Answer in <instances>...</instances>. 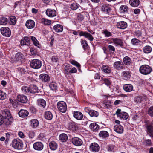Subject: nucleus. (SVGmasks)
<instances>
[{
	"label": "nucleus",
	"mask_w": 153,
	"mask_h": 153,
	"mask_svg": "<svg viewBox=\"0 0 153 153\" xmlns=\"http://www.w3.org/2000/svg\"><path fill=\"white\" fill-rule=\"evenodd\" d=\"M2 115H0V126L3 123L7 126L10 125L13 118L9 110L5 109L2 110Z\"/></svg>",
	"instance_id": "obj_1"
},
{
	"label": "nucleus",
	"mask_w": 153,
	"mask_h": 153,
	"mask_svg": "<svg viewBox=\"0 0 153 153\" xmlns=\"http://www.w3.org/2000/svg\"><path fill=\"white\" fill-rule=\"evenodd\" d=\"M30 39L33 42V44L35 46H37L39 48H40V45L39 41L35 37L33 36L24 37L21 41V45L22 46L24 45H26L27 46L29 45L30 44Z\"/></svg>",
	"instance_id": "obj_2"
},
{
	"label": "nucleus",
	"mask_w": 153,
	"mask_h": 153,
	"mask_svg": "<svg viewBox=\"0 0 153 153\" xmlns=\"http://www.w3.org/2000/svg\"><path fill=\"white\" fill-rule=\"evenodd\" d=\"M147 134L153 138V123L151 121L146 120L144 122Z\"/></svg>",
	"instance_id": "obj_3"
},
{
	"label": "nucleus",
	"mask_w": 153,
	"mask_h": 153,
	"mask_svg": "<svg viewBox=\"0 0 153 153\" xmlns=\"http://www.w3.org/2000/svg\"><path fill=\"white\" fill-rule=\"evenodd\" d=\"M152 71V68L147 65H143L139 68L140 73L144 75H147L150 74Z\"/></svg>",
	"instance_id": "obj_4"
},
{
	"label": "nucleus",
	"mask_w": 153,
	"mask_h": 153,
	"mask_svg": "<svg viewBox=\"0 0 153 153\" xmlns=\"http://www.w3.org/2000/svg\"><path fill=\"white\" fill-rule=\"evenodd\" d=\"M42 62L38 59H34L30 62V65L33 69H39L42 66Z\"/></svg>",
	"instance_id": "obj_5"
},
{
	"label": "nucleus",
	"mask_w": 153,
	"mask_h": 153,
	"mask_svg": "<svg viewBox=\"0 0 153 153\" xmlns=\"http://www.w3.org/2000/svg\"><path fill=\"white\" fill-rule=\"evenodd\" d=\"M12 146L16 149L20 150L23 149V144L19 139H14L12 142Z\"/></svg>",
	"instance_id": "obj_6"
},
{
	"label": "nucleus",
	"mask_w": 153,
	"mask_h": 153,
	"mask_svg": "<svg viewBox=\"0 0 153 153\" xmlns=\"http://www.w3.org/2000/svg\"><path fill=\"white\" fill-rule=\"evenodd\" d=\"M57 106L59 110L61 112L64 113L66 112L67 106L65 102L63 101H59L57 103Z\"/></svg>",
	"instance_id": "obj_7"
},
{
	"label": "nucleus",
	"mask_w": 153,
	"mask_h": 153,
	"mask_svg": "<svg viewBox=\"0 0 153 153\" xmlns=\"http://www.w3.org/2000/svg\"><path fill=\"white\" fill-rule=\"evenodd\" d=\"M116 114L118 117L123 120H126L128 117V115L127 113L125 112H122L120 109H117Z\"/></svg>",
	"instance_id": "obj_8"
},
{
	"label": "nucleus",
	"mask_w": 153,
	"mask_h": 153,
	"mask_svg": "<svg viewBox=\"0 0 153 153\" xmlns=\"http://www.w3.org/2000/svg\"><path fill=\"white\" fill-rule=\"evenodd\" d=\"M0 31L1 34L4 36L7 37H9L11 34L10 29L8 27H4L1 28Z\"/></svg>",
	"instance_id": "obj_9"
},
{
	"label": "nucleus",
	"mask_w": 153,
	"mask_h": 153,
	"mask_svg": "<svg viewBox=\"0 0 153 153\" xmlns=\"http://www.w3.org/2000/svg\"><path fill=\"white\" fill-rule=\"evenodd\" d=\"M79 35L80 36H83L91 41H92L94 39V37L90 33L86 32L81 31L80 32Z\"/></svg>",
	"instance_id": "obj_10"
},
{
	"label": "nucleus",
	"mask_w": 153,
	"mask_h": 153,
	"mask_svg": "<svg viewBox=\"0 0 153 153\" xmlns=\"http://www.w3.org/2000/svg\"><path fill=\"white\" fill-rule=\"evenodd\" d=\"M114 68L117 70L123 69H124V64L122 61H116L113 64Z\"/></svg>",
	"instance_id": "obj_11"
},
{
	"label": "nucleus",
	"mask_w": 153,
	"mask_h": 153,
	"mask_svg": "<svg viewBox=\"0 0 153 153\" xmlns=\"http://www.w3.org/2000/svg\"><path fill=\"white\" fill-rule=\"evenodd\" d=\"M39 78L42 81L48 82L50 81V78L49 76L46 74H42L39 76Z\"/></svg>",
	"instance_id": "obj_12"
},
{
	"label": "nucleus",
	"mask_w": 153,
	"mask_h": 153,
	"mask_svg": "<svg viewBox=\"0 0 153 153\" xmlns=\"http://www.w3.org/2000/svg\"><path fill=\"white\" fill-rule=\"evenodd\" d=\"M72 142L74 145L79 146H81L83 143L82 140L77 137H74L72 139Z\"/></svg>",
	"instance_id": "obj_13"
},
{
	"label": "nucleus",
	"mask_w": 153,
	"mask_h": 153,
	"mask_svg": "<svg viewBox=\"0 0 153 153\" xmlns=\"http://www.w3.org/2000/svg\"><path fill=\"white\" fill-rule=\"evenodd\" d=\"M90 150L94 152H97L99 151L100 147L97 143H93L90 145Z\"/></svg>",
	"instance_id": "obj_14"
},
{
	"label": "nucleus",
	"mask_w": 153,
	"mask_h": 153,
	"mask_svg": "<svg viewBox=\"0 0 153 153\" xmlns=\"http://www.w3.org/2000/svg\"><path fill=\"white\" fill-rule=\"evenodd\" d=\"M34 149L37 150H41L43 148V145L42 143L38 142L35 143L33 145Z\"/></svg>",
	"instance_id": "obj_15"
},
{
	"label": "nucleus",
	"mask_w": 153,
	"mask_h": 153,
	"mask_svg": "<svg viewBox=\"0 0 153 153\" xmlns=\"http://www.w3.org/2000/svg\"><path fill=\"white\" fill-rule=\"evenodd\" d=\"M101 10L105 13L108 14L111 12V9L108 4H105L103 5L101 7Z\"/></svg>",
	"instance_id": "obj_16"
},
{
	"label": "nucleus",
	"mask_w": 153,
	"mask_h": 153,
	"mask_svg": "<svg viewBox=\"0 0 153 153\" xmlns=\"http://www.w3.org/2000/svg\"><path fill=\"white\" fill-rule=\"evenodd\" d=\"M117 26L118 28L124 29L127 27V24L126 22L122 21L117 23Z\"/></svg>",
	"instance_id": "obj_17"
},
{
	"label": "nucleus",
	"mask_w": 153,
	"mask_h": 153,
	"mask_svg": "<svg viewBox=\"0 0 153 153\" xmlns=\"http://www.w3.org/2000/svg\"><path fill=\"white\" fill-rule=\"evenodd\" d=\"M46 13L48 16L51 17L56 16V12L55 10L49 9L46 10Z\"/></svg>",
	"instance_id": "obj_18"
},
{
	"label": "nucleus",
	"mask_w": 153,
	"mask_h": 153,
	"mask_svg": "<svg viewBox=\"0 0 153 153\" xmlns=\"http://www.w3.org/2000/svg\"><path fill=\"white\" fill-rule=\"evenodd\" d=\"M17 100L22 103H26L27 101V97L24 95H19L17 96Z\"/></svg>",
	"instance_id": "obj_19"
},
{
	"label": "nucleus",
	"mask_w": 153,
	"mask_h": 153,
	"mask_svg": "<svg viewBox=\"0 0 153 153\" xmlns=\"http://www.w3.org/2000/svg\"><path fill=\"white\" fill-rule=\"evenodd\" d=\"M123 64L128 66L131 65L132 63L131 59L127 56H126L123 58Z\"/></svg>",
	"instance_id": "obj_20"
},
{
	"label": "nucleus",
	"mask_w": 153,
	"mask_h": 153,
	"mask_svg": "<svg viewBox=\"0 0 153 153\" xmlns=\"http://www.w3.org/2000/svg\"><path fill=\"white\" fill-rule=\"evenodd\" d=\"M35 25V22L32 20H28L27 21L25 24L26 27L29 29L33 28Z\"/></svg>",
	"instance_id": "obj_21"
},
{
	"label": "nucleus",
	"mask_w": 153,
	"mask_h": 153,
	"mask_svg": "<svg viewBox=\"0 0 153 153\" xmlns=\"http://www.w3.org/2000/svg\"><path fill=\"white\" fill-rule=\"evenodd\" d=\"M123 89L126 92H130L132 91L133 88L132 85L131 84H126L123 86Z\"/></svg>",
	"instance_id": "obj_22"
},
{
	"label": "nucleus",
	"mask_w": 153,
	"mask_h": 153,
	"mask_svg": "<svg viewBox=\"0 0 153 153\" xmlns=\"http://www.w3.org/2000/svg\"><path fill=\"white\" fill-rule=\"evenodd\" d=\"M114 129L116 132L120 134L123 133V127L120 125H117L114 126Z\"/></svg>",
	"instance_id": "obj_23"
},
{
	"label": "nucleus",
	"mask_w": 153,
	"mask_h": 153,
	"mask_svg": "<svg viewBox=\"0 0 153 153\" xmlns=\"http://www.w3.org/2000/svg\"><path fill=\"white\" fill-rule=\"evenodd\" d=\"M29 91L30 93L34 94L38 92V88L35 85H31L29 86Z\"/></svg>",
	"instance_id": "obj_24"
},
{
	"label": "nucleus",
	"mask_w": 153,
	"mask_h": 153,
	"mask_svg": "<svg viewBox=\"0 0 153 153\" xmlns=\"http://www.w3.org/2000/svg\"><path fill=\"white\" fill-rule=\"evenodd\" d=\"M122 76L124 79L127 80L130 78L131 76L130 72L125 71L122 73Z\"/></svg>",
	"instance_id": "obj_25"
},
{
	"label": "nucleus",
	"mask_w": 153,
	"mask_h": 153,
	"mask_svg": "<svg viewBox=\"0 0 153 153\" xmlns=\"http://www.w3.org/2000/svg\"><path fill=\"white\" fill-rule=\"evenodd\" d=\"M57 144L54 141H52L49 143V147L52 150H55L58 147Z\"/></svg>",
	"instance_id": "obj_26"
},
{
	"label": "nucleus",
	"mask_w": 153,
	"mask_h": 153,
	"mask_svg": "<svg viewBox=\"0 0 153 153\" xmlns=\"http://www.w3.org/2000/svg\"><path fill=\"white\" fill-rule=\"evenodd\" d=\"M130 4L133 7H137L140 4L139 0H130L129 1Z\"/></svg>",
	"instance_id": "obj_27"
},
{
	"label": "nucleus",
	"mask_w": 153,
	"mask_h": 153,
	"mask_svg": "<svg viewBox=\"0 0 153 153\" xmlns=\"http://www.w3.org/2000/svg\"><path fill=\"white\" fill-rule=\"evenodd\" d=\"M74 117L78 120H82L83 117V115L80 112L74 111Z\"/></svg>",
	"instance_id": "obj_28"
},
{
	"label": "nucleus",
	"mask_w": 153,
	"mask_h": 153,
	"mask_svg": "<svg viewBox=\"0 0 153 153\" xmlns=\"http://www.w3.org/2000/svg\"><path fill=\"white\" fill-rule=\"evenodd\" d=\"M90 127L91 130L94 132H96L99 128L98 125L95 123H91L90 125Z\"/></svg>",
	"instance_id": "obj_29"
},
{
	"label": "nucleus",
	"mask_w": 153,
	"mask_h": 153,
	"mask_svg": "<svg viewBox=\"0 0 153 153\" xmlns=\"http://www.w3.org/2000/svg\"><path fill=\"white\" fill-rule=\"evenodd\" d=\"M53 29L56 32H62L63 30V27L61 25L57 24L54 26Z\"/></svg>",
	"instance_id": "obj_30"
},
{
	"label": "nucleus",
	"mask_w": 153,
	"mask_h": 153,
	"mask_svg": "<svg viewBox=\"0 0 153 153\" xmlns=\"http://www.w3.org/2000/svg\"><path fill=\"white\" fill-rule=\"evenodd\" d=\"M28 114V112L25 110L22 109L19 112V116L22 117H25L27 116Z\"/></svg>",
	"instance_id": "obj_31"
},
{
	"label": "nucleus",
	"mask_w": 153,
	"mask_h": 153,
	"mask_svg": "<svg viewBox=\"0 0 153 153\" xmlns=\"http://www.w3.org/2000/svg\"><path fill=\"white\" fill-rule=\"evenodd\" d=\"M128 7L125 5H122L120 7L119 10L121 13H126L128 10Z\"/></svg>",
	"instance_id": "obj_32"
},
{
	"label": "nucleus",
	"mask_w": 153,
	"mask_h": 153,
	"mask_svg": "<svg viewBox=\"0 0 153 153\" xmlns=\"http://www.w3.org/2000/svg\"><path fill=\"white\" fill-rule=\"evenodd\" d=\"M113 41L114 43L121 46H123V42L121 39L118 38H113Z\"/></svg>",
	"instance_id": "obj_33"
},
{
	"label": "nucleus",
	"mask_w": 153,
	"mask_h": 153,
	"mask_svg": "<svg viewBox=\"0 0 153 153\" xmlns=\"http://www.w3.org/2000/svg\"><path fill=\"white\" fill-rule=\"evenodd\" d=\"M38 105L41 107L45 108L46 106V102L45 100L42 99H39L37 101Z\"/></svg>",
	"instance_id": "obj_34"
},
{
	"label": "nucleus",
	"mask_w": 153,
	"mask_h": 153,
	"mask_svg": "<svg viewBox=\"0 0 153 153\" xmlns=\"http://www.w3.org/2000/svg\"><path fill=\"white\" fill-rule=\"evenodd\" d=\"M15 58L17 61H22L24 59V56L22 53L18 52L15 55Z\"/></svg>",
	"instance_id": "obj_35"
},
{
	"label": "nucleus",
	"mask_w": 153,
	"mask_h": 153,
	"mask_svg": "<svg viewBox=\"0 0 153 153\" xmlns=\"http://www.w3.org/2000/svg\"><path fill=\"white\" fill-rule=\"evenodd\" d=\"M101 69L102 71L106 73H109L111 71L110 68L107 65H102Z\"/></svg>",
	"instance_id": "obj_36"
},
{
	"label": "nucleus",
	"mask_w": 153,
	"mask_h": 153,
	"mask_svg": "<svg viewBox=\"0 0 153 153\" xmlns=\"http://www.w3.org/2000/svg\"><path fill=\"white\" fill-rule=\"evenodd\" d=\"M59 140L62 142L66 141L68 140V136L66 134L62 133L61 134L59 137Z\"/></svg>",
	"instance_id": "obj_37"
},
{
	"label": "nucleus",
	"mask_w": 153,
	"mask_h": 153,
	"mask_svg": "<svg viewBox=\"0 0 153 153\" xmlns=\"http://www.w3.org/2000/svg\"><path fill=\"white\" fill-rule=\"evenodd\" d=\"M53 117L52 113L49 111H46L45 114V117L48 120H51Z\"/></svg>",
	"instance_id": "obj_38"
},
{
	"label": "nucleus",
	"mask_w": 153,
	"mask_h": 153,
	"mask_svg": "<svg viewBox=\"0 0 153 153\" xmlns=\"http://www.w3.org/2000/svg\"><path fill=\"white\" fill-rule=\"evenodd\" d=\"M69 128L70 129L74 131H75L78 129L77 126L74 123H70Z\"/></svg>",
	"instance_id": "obj_39"
},
{
	"label": "nucleus",
	"mask_w": 153,
	"mask_h": 153,
	"mask_svg": "<svg viewBox=\"0 0 153 153\" xmlns=\"http://www.w3.org/2000/svg\"><path fill=\"white\" fill-rule=\"evenodd\" d=\"M131 43L134 45L137 46L140 45L141 41L136 38L132 39L131 40Z\"/></svg>",
	"instance_id": "obj_40"
},
{
	"label": "nucleus",
	"mask_w": 153,
	"mask_h": 153,
	"mask_svg": "<svg viewBox=\"0 0 153 153\" xmlns=\"http://www.w3.org/2000/svg\"><path fill=\"white\" fill-rule=\"evenodd\" d=\"M81 43L83 47L84 50H86L88 48L89 46L88 44L87 41L85 39H82Z\"/></svg>",
	"instance_id": "obj_41"
},
{
	"label": "nucleus",
	"mask_w": 153,
	"mask_h": 153,
	"mask_svg": "<svg viewBox=\"0 0 153 153\" xmlns=\"http://www.w3.org/2000/svg\"><path fill=\"white\" fill-rule=\"evenodd\" d=\"M30 122L32 127L33 128L37 127L39 125V122L36 119H33L30 120Z\"/></svg>",
	"instance_id": "obj_42"
},
{
	"label": "nucleus",
	"mask_w": 153,
	"mask_h": 153,
	"mask_svg": "<svg viewBox=\"0 0 153 153\" xmlns=\"http://www.w3.org/2000/svg\"><path fill=\"white\" fill-rule=\"evenodd\" d=\"M99 136L100 137L105 138L108 136L109 134L108 132L106 131H102L99 133Z\"/></svg>",
	"instance_id": "obj_43"
},
{
	"label": "nucleus",
	"mask_w": 153,
	"mask_h": 153,
	"mask_svg": "<svg viewBox=\"0 0 153 153\" xmlns=\"http://www.w3.org/2000/svg\"><path fill=\"white\" fill-rule=\"evenodd\" d=\"M9 22L10 25H15L16 22V17L14 16H11L9 18Z\"/></svg>",
	"instance_id": "obj_44"
},
{
	"label": "nucleus",
	"mask_w": 153,
	"mask_h": 153,
	"mask_svg": "<svg viewBox=\"0 0 153 153\" xmlns=\"http://www.w3.org/2000/svg\"><path fill=\"white\" fill-rule=\"evenodd\" d=\"M71 68V66L69 65H66L65 66L64 71L65 73L67 75L70 74V71Z\"/></svg>",
	"instance_id": "obj_45"
},
{
	"label": "nucleus",
	"mask_w": 153,
	"mask_h": 153,
	"mask_svg": "<svg viewBox=\"0 0 153 153\" xmlns=\"http://www.w3.org/2000/svg\"><path fill=\"white\" fill-rule=\"evenodd\" d=\"M7 23V19L4 17H1L0 18V24L4 25Z\"/></svg>",
	"instance_id": "obj_46"
},
{
	"label": "nucleus",
	"mask_w": 153,
	"mask_h": 153,
	"mask_svg": "<svg viewBox=\"0 0 153 153\" xmlns=\"http://www.w3.org/2000/svg\"><path fill=\"white\" fill-rule=\"evenodd\" d=\"M89 115L91 117H97L99 115V113L94 110H91Z\"/></svg>",
	"instance_id": "obj_47"
},
{
	"label": "nucleus",
	"mask_w": 153,
	"mask_h": 153,
	"mask_svg": "<svg viewBox=\"0 0 153 153\" xmlns=\"http://www.w3.org/2000/svg\"><path fill=\"white\" fill-rule=\"evenodd\" d=\"M41 22L42 23L46 25H48L51 23L50 20L44 18H43L41 19Z\"/></svg>",
	"instance_id": "obj_48"
},
{
	"label": "nucleus",
	"mask_w": 153,
	"mask_h": 153,
	"mask_svg": "<svg viewBox=\"0 0 153 153\" xmlns=\"http://www.w3.org/2000/svg\"><path fill=\"white\" fill-rule=\"evenodd\" d=\"M49 86L52 90H54L57 89L56 84L54 82H51L49 84Z\"/></svg>",
	"instance_id": "obj_49"
},
{
	"label": "nucleus",
	"mask_w": 153,
	"mask_h": 153,
	"mask_svg": "<svg viewBox=\"0 0 153 153\" xmlns=\"http://www.w3.org/2000/svg\"><path fill=\"white\" fill-rule=\"evenodd\" d=\"M79 5L76 3H73L70 5V8L72 10H75L79 8Z\"/></svg>",
	"instance_id": "obj_50"
},
{
	"label": "nucleus",
	"mask_w": 153,
	"mask_h": 153,
	"mask_svg": "<svg viewBox=\"0 0 153 153\" xmlns=\"http://www.w3.org/2000/svg\"><path fill=\"white\" fill-rule=\"evenodd\" d=\"M152 48L149 46H146L143 48V52L145 53H149L151 52Z\"/></svg>",
	"instance_id": "obj_51"
},
{
	"label": "nucleus",
	"mask_w": 153,
	"mask_h": 153,
	"mask_svg": "<svg viewBox=\"0 0 153 153\" xmlns=\"http://www.w3.org/2000/svg\"><path fill=\"white\" fill-rule=\"evenodd\" d=\"M147 113L149 116L153 117V106H151L148 108Z\"/></svg>",
	"instance_id": "obj_52"
},
{
	"label": "nucleus",
	"mask_w": 153,
	"mask_h": 153,
	"mask_svg": "<svg viewBox=\"0 0 153 153\" xmlns=\"http://www.w3.org/2000/svg\"><path fill=\"white\" fill-rule=\"evenodd\" d=\"M70 63L73 65H74L77 67L78 68L79 70H80V68L81 67L80 65L77 61L72 60L70 62Z\"/></svg>",
	"instance_id": "obj_53"
},
{
	"label": "nucleus",
	"mask_w": 153,
	"mask_h": 153,
	"mask_svg": "<svg viewBox=\"0 0 153 153\" xmlns=\"http://www.w3.org/2000/svg\"><path fill=\"white\" fill-rule=\"evenodd\" d=\"M21 90L23 92L25 93L30 92L29 87L26 86H22L21 88Z\"/></svg>",
	"instance_id": "obj_54"
},
{
	"label": "nucleus",
	"mask_w": 153,
	"mask_h": 153,
	"mask_svg": "<svg viewBox=\"0 0 153 153\" xmlns=\"http://www.w3.org/2000/svg\"><path fill=\"white\" fill-rule=\"evenodd\" d=\"M51 59V62L53 64L57 63L59 60L58 58L56 56H52Z\"/></svg>",
	"instance_id": "obj_55"
},
{
	"label": "nucleus",
	"mask_w": 153,
	"mask_h": 153,
	"mask_svg": "<svg viewBox=\"0 0 153 153\" xmlns=\"http://www.w3.org/2000/svg\"><path fill=\"white\" fill-rule=\"evenodd\" d=\"M102 33L105 34V37H107L111 36L112 35L110 32L108 31L107 30H103Z\"/></svg>",
	"instance_id": "obj_56"
},
{
	"label": "nucleus",
	"mask_w": 153,
	"mask_h": 153,
	"mask_svg": "<svg viewBox=\"0 0 153 153\" xmlns=\"http://www.w3.org/2000/svg\"><path fill=\"white\" fill-rule=\"evenodd\" d=\"M6 93L0 90V100H4L6 97Z\"/></svg>",
	"instance_id": "obj_57"
},
{
	"label": "nucleus",
	"mask_w": 153,
	"mask_h": 153,
	"mask_svg": "<svg viewBox=\"0 0 153 153\" xmlns=\"http://www.w3.org/2000/svg\"><path fill=\"white\" fill-rule=\"evenodd\" d=\"M30 51L32 55H36L37 53V50L36 49H35L33 48H30Z\"/></svg>",
	"instance_id": "obj_58"
},
{
	"label": "nucleus",
	"mask_w": 153,
	"mask_h": 153,
	"mask_svg": "<svg viewBox=\"0 0 153 153\" xmlns=\"http://www.w3.org/2000/svg\"><path fill=\"white\" fill-rule=\"evenodd\" d=\"M104 106L105 108H108L111 106V102L108 100L105 102L103 103Z\"/></svg>",
	"instance_id": "obj_59"
},
{
	"label": "nucleus",
	"mask_w": 153,
	"mask_h": 153,
	"mask_svg": "<svg viewBox=\"0 0 153 153\" xmlns=\"http://www.w3.org/2000/svg\"><path fill=\"white\" fill-rule=\"evenodd\" d=\"M104 81V83L108 86H110L111 83V81L107 79H105Z\"/></svg>",
	"instance_id": "obj_60"
},
{
	"label": "nucleus",
	"mask_w": 153,
	"mask_h": 153,
	"mask_svg": "<svg viewBox=\"0 0 153 153\" xmlns=\"http://www.w3.org/2000/svg\"><path fill=\"white\" fill-rule=\"evenodd\" d=\"M108 48L109 51L111 52L112 53H114L115 51V48L114 47L111 45H109L108 46Z\"/></svg>",
	"instance_id": "obj_61"
},
{
	"label": "nucleus",
	"mask_w": 153,
	"mask_h": 153,
	"mask_svg": "<svg viewBox=\"0 0 153 153\" xmlns=\"http://www.w3.org/2000/svg\"><path fill=\"white\" fill-rule=\"evenodd\" d=\"M30 110L33 113H35L36 112V109L34 107L32 106L30 108Z\"/></svg>",
	"instance_id": "obj_62"
},
{
	"label": "nucleus",
	"mask_w": 153,
	"mask_h": 153,
	"mask_svg": "<svg viewBox=\"0 0 153 153\" xmlns=\"http://www.w3.org/2000/svg\"><path fill=\"white\" fill-rule=\"evenodd\" d=\"M145 143L146 145L147 146H150L152 144L151 140L148 139L145 141Z\"/></svg>",
	"instance_id": "obj_63"
},
{
	"label": "nucleus",
	"mask_w": 153,
	"mask_h": 153,
	"mask_svg": "<svg viewBox=\"0 0 153 153\" xmlns=\"http://www.w3.org/2000/svg\"><path fill=\"white\" fill-rule=\"evenodd\" d=\"M84 19V16L83 15L80 14L77 16V19L79 21H81L83 20Z\"/></svg>",
	"instance_id": "obj_64"
}]
</instances>
